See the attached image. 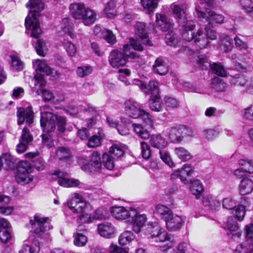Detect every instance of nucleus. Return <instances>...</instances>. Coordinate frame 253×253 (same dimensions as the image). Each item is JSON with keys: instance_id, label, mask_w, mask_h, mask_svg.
I'll return each mask as SVG.
<instances>
[{"instance_id": "423d86ee", "label": "nucleus", "mask_w": 253, "mask_h": 253, "mask_svg": "<svg viewBox=\"0 0 253 253\" xmlns=\"http://www.w3.org/2000/svg\"><path fill=\"white\" fill-rule=\"evenodd\" d=\"M148 230L150 232L149 238L152 242L163 243L167 242L164 245L160 247L162 252H166L173 247L175 242L173 237H171L166 231L163 230L157 224H152L149 226Z\"/></svg>"}, {"instance_id": "9d476101", "label": "nucleus", "mask_w": 253, "mask_h": 253, "mask_svg": "<svg viewBox=\"0 0 253 253\" xmlns=\"http://www.w3.org/2000/svg\"><path fill=\"white\" fill-rule=\"evenodd\" d=\"M30 164L26 161H21L18 163L17 167V174L15 179L17 183L24 185L28 184L33 180L31 172Z\"/></svg>"}, {"instance_id": "4c0bfd02", "label": "nucleus", "mask_w": 253, "mask_h": 253, "mask_svg": "<svg viewBox=\"0 0 253 253\" xmlns=\"http://www.w3.org/2000/svg\"><path fill=\"white\" fill-rule=\"evenodd\" d=\"M135 236L132 232L126 230L120 235L119 242L122 245H125L133 240Z\"/></svg>"}, {"instance_id": "473e14b6", "label": "nucleus", "mask_w": 253, "mask_h": 253, "mask_svg": "<svg viewBox=\"0 0 253 253\" xmlns=\"http://www.w3.org/2000/svg\"><path fill=\"white\" fill-rule=\"evenodd\" d=\"M84 13L83 17L81 19L85 25L90 26L94 23L96 19V14L93 10L88 7Z\"/></svg>"}, {"instance_id": "39448f33", "label": "nucleus", "mask_w": 253, "mask_h": 253, "mask_svg": "<svg viewBox=\"0 0 253 253\" xmlns=\"http://www.w3.org/2000/svg\"><path fill=\"white\" fill-rule=\"evenodd\" d=\"M124 105L126 115L133 119L139 118L146 126L152 127L153 120L149 114L143 109L141 104L133 99H128L125 102Z\"/></svg>"}, {"instance_id": "5fc2aeb1", "label": "nucleus", "mask_w": 253, "mask_h": 253, "mask_svg": "<svg viewBox=\"0 0 253 253\" xmlns=\"http://www.w3.org/2000/svg\"><path fill=\"white\" fill-rule=\"evenodd\" d=\"M243 8L251 16L253 17V1L251 0H240Z\"/></svg>"}, {"instance_id": "2f4dec72", "label": "nucleus", "mask_w": 253, "mask_h": 253, "mask_svg": "<svg viewBox=\"0 0 253 253\" xmlns=\"http://www.w3.org/2000/svg\"><path fill=\"white\" fill-rule=\"evenodd\" d=\"M161 0H141V4L147 14L154 13Z\"/></svg>"}, {"instance_id": "1a4fd4ad", "label": "nucleus", "mask_w": 253, "mask_h": 253, "mask_svg": "<svg viewBox=\"0 0 253 253\" xmlns=\"http://www.w3.org/2000/svg\"><path fill=\"white\" fill-rule=\"evenodd\" d=\"M246 241L238 244L234 253H253V224L246 226Z\"/></svg>"}, {"instance_id": "2eb2a0df", "label": "nucleus", "mask_w": 253, "mask_h": 253, "mask_svg": "<svg viewBox=\"0 0 253 253\" xmlns=\"http://www.w3.org/2000/svg\"><path fill=\"white\" fill-rule=\"evenodd\" d=\"M193 172V167L191 165L185 164L180 169L175 170L170 176L171 179L179 178L184 183H186L188 182L186 177L190 176Z\"/></svg>"}, {"instance_id": "6ab92c4d", "label": "nucleus", "mask_w": 253, "mask_h": 253, "mask_svg": "<svg viewBox=\"0 0 253 253\" xmlns=\"http://www.w3.org/2000/svg\"><path fill=\"white\" fill-rule=\"evenodd\" d=\"M250 205L249 199L248 197L242 196L240 198V204L237 206L232 212L234 217L239 221L242 220L245 216L246 207Z\"/></svg>"}, {"instance_id": "bb28decb", "label": "nucleus", "mask_w": 253, "mask_h": 253, "mask_svg": "<svg viewBox=\"0 0 253 253\" xmlns=\"http://www.w3.org/2000/svg\"><path fill=\"white\" fill-rule=\"evenodd\" d=\"M16 162L14 158L8 153L3 154L0 157V170L3 168L6 170L14 168Z\"/></svg>"}, {"instance_id": "58836bf2", "label": "nucleus", "mask_w": 253, "mask_h": 253, "mask_svg": "<svg viewBox=\"0 0 253 253\" xmlns=\"http://www.w3.org/2000/svg\"><path fill=\"white\" fill-rule=\"evenodd\" d=\"M175 152L178 158L184 162L189 161L192 157L191 153L183 147L175 148Z\"/></svg>"}, {"instance_id": "4d7b16f0", "label": "nucleus", "mask_w": 253, "mask_h": 253, "mask_svg": "<svg viewBox=\"0 0 253 253\" xmlns=\"http://www.w3.org/2000/svg\"><path fill=\"white\" fill-rule=\"evenodd\" d=\"M160 155L162 161L169 167L172 168L174 166V164L171 159L169 153L168 152L164 150L160 151Z\"/></svg>"}, {"instance_id": "ea45409f", "label": "nucleus", "mask_w": 253, "mask_h": 253, "mask_svg": "<svg viewBox=\"0 0 253 253\" xmlns=\"http://www.w3.org/2000/svg\"><path fill=\"white\" fill-rule=\"evenodd\" d=\"M83 169L87 171L90 173H95L96 172H101L102 168V164L101 163H94L91 164L90 163H88L85 164L83 167Z\"/></svg>"}, {"instance_id": "13d9d810", "label": "nucleus", "mask_w": 253, "mask_h": 253, "mask_svg": "<svg viewBox=\"0 0 253 253\" xmlns=\"http://www.w3.org/2000/svg\"><path fill=\"white\" fill-rule=\"evenodd\" d=\"M11 59V66L13 70L19 71L23 69V62L16 56H10Z\"/></svg>"}, {"instance_id": "79ce46f5", "label": "nucleus", "mask_w": 253, "mask_h": 253, "mask_svg": "<svg viewBox=\"0 0 253 253\" xmlns=\"http://www.w3.org/2000/svg\"><path fill=\"white\" fill-rule=\"evenodd\" d=\"M204 190L202 183L199 180H194L191 183V191L197 198L202 195Z\"/></svg>"}, {"instance_id": "e2e57ef3", "label": "nucleus", "mask_w": 253, "mask_h": 253, "mask_svg": "<svg viewBox=\"0 0 253 253\" xmlns=\"http://www.w3.org/2000/svg\"><path fill=\"white\" fill-rule=\"evenodd\" d=\"M141 155L143 158L148 159L150 158L151 152L149 146L147 143L144 141H142L140 143Z\"/></svg>"}, {"instance_id": "338daca9", "label": "nucleus", "mask_w": 253, "mask_h": 253, "mask_svg": "<svg viewBox=\"0 0 253 253\" xmlns=\"http://www.w3.org/2000/svg\"><path fill=\"white\" fill-rule=\"evenodd\" d=\"M164 100L166 106L168 107L174 108L178 107L179 105L177 100L173 97L166 96Z\"/></svg>"}, {"instance_id": "cd10ccee", "label": "nucleus", "mask_w": 253, "mask_h": 253, "mask_svg": "<svg viewBox=\"0 0 253 253\" xmlns=\"http://www.w3.org/2000/svg\"><path fill=\"white\" fill-rule=\"evenodd\" d=\"M149 138V143L154 148L161 149L166 147L168 144L165 138L159 134L152 135Z\"/></svg>"}, {"instance_id": "412c9836", "label": "nucleus", "mask_w": 253, "mask_h": 253, "mask_svg": "<svg viewBox=\"0 0 253 253\" xmlns=\"http://www.w3.org/2000/svg\"><path fill=\"white\" fill-rule=\"evenodd\" d=\"M9 222L4 218H0V240L7 243L11 239V234L9 231Z\"/></svg>"}, {"instance_id": "09e8293b", "label": "nucleus", "mask_w": 253, "mask_h": 253, "mask_svg": "<svg viewBox=\"0 0 253 253\" xmlns=\"http://www.w3.org/2000/svg\"><path fill=\"white\" fill-rule=\"evenodd\" d=\"M212 86L217 91L220 92L225 90L227 87V84L222 79L216 78L213 80Z\"/></svg>"}, {"instance_id": "72a5a7b5", "label": "nucleus", "mask_w": 253, "mask_h": 253, "mask_svg": "<svg viewBox=\"0 0 253 253\" xmlns=\"http://www.w3.org/2000/svg\"><path fill=\"white\" fill-rule=\"evenodd\" d=\"M74 28L73 23L68 18H65L62 20L61 28L63 31L68 34L72 39L75 37L74 34L73 33Z\"/></svg>"}, {"instance_id": "864d4df0", "label": "nucleus", "mask_w": 253, "mask_h": 253, "mask_svg": "<svg viewBox=\"0 0 253 253\" xmlns=\"http://www.w3.org/2000/svg\"><path fill=\"white\" fill-rule=\"evenodd\" d=\"M87 241V237L82 233H78L74 235V243L76 246H84Z\"/></svg>"}, {"instance_id": "4468645a", "label": "nucleus", "mask_w": 253, "mask_h": 253, "mask_svg": "<svg viewBox=\"0 0 253 253\" xmlns=\"http://www.w3.org/2000/svg\"><path fill=\"white\" fill-rule=\"evenodd\" d=\"M112 215L118 220H124L127 218H132L136 215V211L130 209L129 210L123 207L114 206L111 209Z\"/></svg>"}, {"instance_id": "0eeeda50", "label": "nucleus", "mask_w": 253, "mask_h": 253, "mask_svg": "<svg viewBox=\"0 0 253 253\" xmlns=\"http://www.w3.org/2000/svg\"><path fill=\"white\" fill-rule=\"evenodd\" d=\"M196 24L193 27L186 28L181 33L182 38L186 41H193L195 45L200 49L206 48L209 44V42L206 37V35L202 30H198L196 32H192L195 28Z\"/></svg>"}, {"instance_id": "9b49d317", "label": "nucleus", "mask_w": 253, "mask_h": 253, "mask_svg": "<svg viewBox=\"0 0 253 253\" xmlns=\"http://www.w3.org/2000/svg\"><path fill=\"white\" fill-rule=\"evenodd\" d=\"M67 173L60 171H56L51 174L50 179L57 180L58 183L64 187H78L83 188L84 185L78 180L75 179H69L66 177Z\"/></svg>"}, {"instance_id": "052dcab7", "label": "nucleus", "mask_w": 253, "mask_h": 253, "mask_svg": "<svg viewBox=\"0 0 253 253\" xmlns=\"http://www.w3.org/2000/svg\"><path fill=\"white\" fill-rule=\"evenodd\" d=\"M222 207L224 209L233 210L232 212L237 207L235 201L230 197L226 198L223 200Z\"/></svg>"}, {"instance_id": "20e7f679", "label": "nucleus", "mask_w": 253, "mask_h": 253, "mask_svg": "<svg viewBox=\"0 0 253 253\" xmlns=\"http://www.w3.org/2000/svg\"><path fill=\"white\" fill-rule=\"evenodd\" d=\"M41 126L44 131L49 132L55 128V124L58 129L63 133L65 130L66 120L62 116H57L49 112H43L41 113Z\"/></svg>"}, {"instance_id": "a19ab883", "label": "nucleus", "mask_w": 253, "mask_h": 253, "mask_svg": "<svg viewBox=\"0 0 253 253\" xmlns=\"http://www.w3.org/2000/svg\"><path fill=\"white\" fill-rule=\"evenodd\" d=\"M104 138V134L99 132L98 135H93L88 139L87 146L89 147H95L101 145V142Z\"/></svg>"}, {"instance_id": "7ed1b4c3", "label": "nucleus", "mask_w": 253, "mask_h": 253, "mask_svg": "<svg viewBox=\"0 0 253 253\" xmlns=\"http://www.w3.org/2000/svg\"><path fill=\"white\" fill-rule=\"evenodd\" d=\"M201 6H196V15L202 21H206L207 25L213 27L215 24H221L223 22L224 17L223 15L216 13L211 10L208 7L213 4L212 0H200Z\"/></svg>"}, {"instance_id": "8fccbe9b", "label": "nucleus", "mask_w": 253, "mask_h": 253, "mask_svg": "<svg viewBox=\"0 0 253 253\" xmlns=\"http://www.w3.org/2000/svg\"><path fill=\"white\" fill-rule=\"evenodd\" d=\"M82 200V196L78 193H74L73 197L67 202L68 207L72 210L75 209L79 202Z\"/></svg>"}, {"instance_id": "ddd939ff", "label": "nucleus", "mask_w": 253, "mask_h": 253, "mask_svg": "<svg viewBox=\"0 0 253 253\" xmlns=\"http://www.w3.org/2000/svg\"><path fill=\"white\" fill-rule=\"evenodd\" d=\"M48 218L42 217L36 214L33 219L30 220V223L35 234L41 235L50 228V225L47 222Z\"/></svg>"}, {"instance_id": "4be33fe9", "label": "nucleus", "mask_w": 253, "mask_h": 253, "mask_svg": "<svg viewBox=\"0 0 253 253\" xmlns=\"http://www.w3.org/2000/svg\"><path fill=\"white\" fill-rule=\"evenodd\" d=\"M155 27H159L162 31H168L170 30L173 24L168 20L167 17L161 13H157L156 14Z\"/></svg>"}, {"instance_id": "393cba45", "label": "nucleus", "mask_w": 253, "mask_h": 253, "mask_svg": "<svg viewBox=\"0 0 253 253\" xmlns=\"http://www.w3.org/2000/svg\"><path fill=\"white\" fill-rule=\"evenodd\" d=\"M135 34L141 40L142 43L148 45H151V42L148 39L146 31L145 24L143 22H137L135 25Z\"/></svg>"}, {"instance_id": "c03bdc74", "label": "nucleus", "mask_w": 253, "mask_h": 253, "mask_svg": "<svg viewBox=\"0 0 253 253\" xmlns=\"http://www.w3.org/2000/svg\"><path fill=\"white\" fill-rule=\"evenodd\" d=\"M231 83L238 86H244L248 82L246 77L240 74L236 75L235 76H231Z\"/></svg>"}, {"instance_id": "f03ea898", "label": "nucleus", "mask_w": 253, "mask_h": 253, "mask_svg": "<svg viewBox=\"0 0 253 253\" xmlns=\"http://www.w3.org/2000/svg\"><path fill=\"white\" fill-rule=\"evenodd\" d=\"M26 5L30 8L31 12V16L29 15L25 19L26 33H30L31 37L38 38L42 33L38 19V11L43 9L44 3L41 0H29Z\"/></svg>"}, {"instance_id": "a878e982", "label": "nucleus", "mask_w": 253, "mask_h": 253, "mask_svg": "<svg viewBox=\"0 0 253 253\" xmlns=\"http://www.w3.org/2000/svg\"><path fill=\"white\" fill-rule=\"evenodd\" d=\"M152 70L154 73L163 76L168 73L169 67L162 57H158L152 66Z\"/></svg>"}, {"instance_id": "f8f14e48", "label": "nucleus", "mask_w": 253, "mask_h": 253, "mask_svg": "<svg viewBox=\"0 0 253 253\" xmlns=\"http://www.w3.org/2000/svg\"><path fill=\"white\" fill-rule=\"evenodd\" d=\"M199 68L203 70H207L211 67L213 73L221 77H225L226 72L224 68L220 64L214 63L212 65L208 61V59L205 55H199L196 59Z\"/></svg>"}, {"instance_id": "37998d69", "label": "nucleus", "mask_w": 253, "mask_h": 253, "mask_svg": "<svg viewBox=\"0 0 253 253\" xmlns=\"http://www.w3.org/2000/svg\"><path fill=\"white\" fill-rule=\"evenodd\" d=\"M133 131L136 134L142 139H147L149 137V133L147 130L144 129L140 125L133 124Z\"/></svg>"}, {"instance_id": "603ef678", "label": "nucleus", "mask_w": 253, "mask_h": 253, "mask_svg": "<svg viewBox=\"0 0 253 253\" xmlns=\"http://www.w3.org/2000/svg\"><path fill=\"white\" fill-rule=\"evenodd\" d=\"M78 206L75 208V209H72L73 212L75 213H80L83 211H88L90 209V205L89 203L86 202L83 197H82V200L79 202L77 204Z\"/></svg>"}, {"instance_id": "7c9ffc66", "label": "nucleus", "mask_w": 253, "mask_h": 253, "mask_svg": "<svg viewBox=\"0 0 253 253\" xmlns=\"http://www.w3.org/2000/svg\"><path fill=\"white\" fill-rule=\"evenodd\" d=\"M253 190V181L244 178L239 184V192L242 195L250 194Z\"/></svg>"}, {"instance_id": "de8ad7c7", "label": "nucleus", "mask_w": 253, "mask_h": 253, "mask_svg": "<svg viewBox=\"0 0 253 253\" xmlns=\"http://www.w3.org/2000/svg\"><path fill=\"white\" fill-rule=\"evenodd\" d=\"M238 164L246 173H253V162L252 161L241 159L239 161Z\"/></svg>"}, {"instance_id": "680f3d73", "label": "nucleus", "mask_w": 253, "mask_h": 253, "mask_svg": "<svg viewBox=\"0 0 253 253\" xmlns=\"http://www.w3.org/2000/svg\"><path fill=\"white\" fill-rule=\"evenodd\" d=\"M116 4L114 1L110 0L107 2L104 8V12L108 17L114 15Z\"/></svg>"}, {"instance_id": "c756f323", "label": "nucleus", "mask_w": 253, "mask_h": 253, "mask_svg": "<svg viewBox=\"0 0 253 253\" xmlns=\"http://www.w3.org/2000/svg\"><path fill=\"white\" fill-rule=\"evenodd\" d=\"M154 213L166 221L172 213L171 210L168 207L161 204L156 206L154 211Z\"/></svg>"}, {"instance_id": "dca6fc26", "label": "nucleus", "mask_w": 253, "mask_h": 253, "mask_svg": "<svg viewBox=\"0 0 253 253\" xmlns=\"http://www.w3.org/2000/svg\"><path fill=\"white\" fill-rule=\"evenodd\" d=\"M33 116L34 113L31 107L26 108H20L17 112L18 124L20 125L24 122L29 125L32 124L33 122Z\"/></svg>"}, {"instance_id": "b1692460", "label": "nucleus", "mask_w": 253, "mask_h": 253, "mask_svg": "<svg viewBox=\"0 0 253 253\" xmlns=\"http://www.w3.org/2000/svg\"><path fill=\"white\" fill-rule=\"evenodd\" d=\"M88 8L82 2L73 3L70 5L69 9L73 17L76 19H81L83 14Z\"/></svg>"}, {"instance_id": "3c124183", "label": "nucleus", "mask_w": 253, "mask_h": 253, "mask_svg": "<svg viewBox=\"0 0 253 253\" xmlns=\"http://www.w3.org/2000/svg\"><path fill=\"white\" fill-rule=\"evenodd\" d=\"M113 158V157L107 153H104L102 156V163L105 168L109 170L113 169L114 167Z\"/></svg>"}, {"instance_id": "5701e85b", "label": "nucleus", "mask_w": 253, "mask_h": 253, "mask_svg": "<svg viewBox=\"0 0 253 253\" xmlns=\"http://www.w3.org/2000/svg\"><path fill=\"white\" fill-rule=\"evenodd\" d=\"M98 231L101 236L109 239L113 237L115 228L111 223L104 222L98 225Z\"/></svg>"}, {"instance_id": "a18cd8bd", "label": "nucleus", "mask_w": 253, "mask_h": 253, "mask_svg": "<svg viewBox=\"0 0 253 253\" xmlns=\"http://www.w3.org/2000/svg\"><path fill=\"white\" fill-rule=\"evenodd\" d=\"M110 156L113 158H118L123 155L124 153L123 147L119 144H115L110 148Z\"/></svg>"}, {"instance_id": "774afa93", "label": "nucleus", "mask_w": 253, "mask_h": 253, "mask_svg": "<svg viewBox=\"0 0 253 253\" xmlns=\"http://www.w3.org/2000/svg\"><path fill=\"white\" fill-rule=\"evenodd\" d=\"M33 140V136L30 134L29 130L26 127L22 130V133L20 141L28 144Z\"/></svg>"}, {"instance_id": "c9c22d12", "label": "nucleus", "mask_w": 253, "mask_h": 253, "mask_svg": "<svg viewBox=\"0 0 253 253\" xmlns=\"http://www.w3.org/2000/svg\"><path fill=\"white\" fill-rule=\"evenodd\" d=\"M37 65L36 71L41 73H44L47 75H52L53 70L51 69L45 62L44 60L38 59L36 62Z\"/></svg>"}, {"instance_id": "f3484780", "label": "nucleus", "mask_w": 253, "mask_h": 253, "mask_svg": "<svg viewBox=\"0 0 253 253\" xmlns=\"http://www.w3.org/2000/svg\"><path fill=\"white\" fill-rule=\"evenodd\" d=\"M133 84L139 87L146 94H158V83L156 81H151L148 85H146L141 81L135 79L133 81Z\"/></svg>"}, {"instance_id": "6e6d98bb", "label": "nucleus", "mask_w": 253, "mask_h": 253, "mask_svg": "<svg viewBox=\"0 0 253 253\" xmlns=\"http://www.w3.org/2000/svg\"><path fill=\"white\" fill-rule=\"evenodd\" d=\"M77 74L80 77H84L90 75L92 72V68L90 66H80L77 68Z\"/></svg>"}, {"instance_id": "0e129e2a", "label": "nucleus", "mask_w": 253, "mask_h": 253, "mask_svg": "<svg viewBox=\"0 0 253 253\" xmlns=\"http://www.w3.org/2000/svg\"><path fill=\"white\" fill-rule=\"evenodd\" d=\"M40 251L39 245H35L32 247L30 245L25 244L23 246L22 249L19 251L20 253H38Z\"/></svg>"}, {"instance_id": "c85d7f7f", "label": "nucleus", "mask_w": 253, "mask_h": 253, "mask_svg": "<svg viewBox=\"0 0 253 253\" xmlns=\"http://www.w3.org/2000/svg\"><path fill=\"white\" fill-rule=\"evenodd\" d=\"M146 220V217L144 214L137 215L136 212V215L133 216L132 218H130L128 221H131L133 230L136 233H138L144 225Z\"/></svg>"}, {"instance_id": "a211bd4d", "label": "nucleus", "mask_w": 253, "mask_h": 253, "mask_svg": "<svg viewBox=\"0 0 253 253\" xmlns=\"http://www.w3.org/2000/svg\"><path fill=\"white\" fill-rule=\"evenodd\" d=\"M187 128L184 126L172 127L169 131V138L172 142H179L187 135Z\"/></svg>"}, {"instance_id": "bf43d9fd", "label": "nucleus", "mask_w": 253, "mask_h": 253, "mask_svg": "<svg viewBox=\"0 0 253 253\" xmlns=\"http://www.w3.org/2000/svg\"><path fill=\"white\" fill-rule=\"evenodd\" d=\"M63 45L69 56L72 57L75 55L77 50L74 44L70 42L65 40Z\"/></svg>"}, {"instance_id": "f257e3e1", "label": "nucleus", "mask_w": 253, "mask_h": 253, "mask_svg": "<svg viewBox=\"0 0 253 253\" xmlns=\"http://www.w3.org/2000/svg\"><path fill=\"white\" fill-rule=\"evenodd\" d=\"M130 44L124 46V52L113 50L109 56V61L111 66L114 68H118L124 66L127 62V57L133 59L138 58V56L133 50L142 51L143 46L139 41L133 39H130Z\"/></svg>"}, {"instance_id": "e433bc0d", "label": "nucleus", "mask_w": 253, "mask_h": 253, "mask_svg": "<svg viewBox=\"0 0 253 253\" xmlns=\"http://www.w3.org/2000/svg\"><path fill=\"white\" fill-rule=\"evenodd\" d=\"M220 46L224 52H228L232 48V45L229 37L225 34H222L219 37Z\"/></svg>"}, {"instance_id": "49530a36", "label": "nucleus", "mask_w": 253, "mask_h": 253, "mask_svg": "<svg viewBox=\"0 0 253 253\" xmlns=\"http://www.w3.org/2000/svg\"><path fill=\"white\" fill-rule=\"evenodd\" d=\"M56 156L59 160H67L70 158L71 152L67 147H59L56 151Z\"/></svg>"}, {"instance_id": "69168bd1", "label": "nucleus", "mask_w": 253, "mask_h": 253, "mask_svg": "<svg viewBox=\"0 0 253 253\" xmlns=\"http://www.w3.org/2000/svg\"><path fill=\"white\" fill-rule=\"evenodd\" d=\"M165 41L168 45H175L178 40L176 39V35L172 31H170L166 35Z\"/></svg>"}, {"instance_id": "f704fd0d", "label": "nucleus", "mask_w": 253, "mask_h": 253, "mask_svg": "<svg viewBox=\"0 0 253 253\" xmlns=\"http://www.w3.org/2000/svg\"><path fill=\"white\" fill-rule=\"evenodd\" d=\"M150 107L152 110L156 112H160L162 110V100L159 94H153L151 96Z\"/></svg>"}, {"instance_id": "aec40b11", "label": "nucleus", "mask_w": 253, "mask_h": 253, "mask_svg": "<svg viewBox=\"0 0 253 253\" xmlns=\"http://www.w3.org/2000/svg\"><path fill=\"white\" fill-rule=\"evenodd\" d=\"M165 223L168 230L173 231L180 229L183 224V221L181 216L172 213Z\"/></svg>"}, {"instance_id": "6e6552de", "label": "nucleus", "mask_w": 253, "mask_h": 253, "mask_svg": "<svg viewBox=\"0 0 253 253\" xmlns=\"http://www.w3.org/2000/svg\"><path fill=\"white\" fill-rule=\"evenodd\" d=\"M170 8L172 9L174 18L180 27V31L181 33L186 28L193 27L194 26V21L187 19L186 13L181 6L172 3L170 5Z\"/></svg>"}]
</instances>
